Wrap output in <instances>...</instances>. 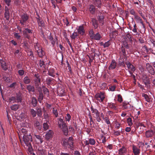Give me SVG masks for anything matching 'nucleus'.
<instances>
[{
	"mask_svg": "<svg viewBox=\"0 0 155 155\" xmlns=\"http://www.w3.org/2000/svg\"><path fill=\"white\" fill-rule=\"evenodd\" d=\"M89 35L90 37L92 39L96 40H99L101 38L100 35L98 33L95 34L93 33V31H91L89 32Z\"/></svg>",
	"mask_w": 155,
	"mask_h": 155,
	"instance_id": "nucleus-3",
	"label": "nucleus"
},
{
	"mask_svg": "<svg viewBox=\"0 0 155 155\" xmlns=\"http://www.w3.org/2000/svg\"><path fill=\"white\" fill-rule=\"evenodd\" d=\"M27 30H26V28L23 31V33L24 36L28 39L30 38V36L28 33L27 32Z\"/></svg>",
	"mask_w": 155,
	"mask_h": 155,
	"instance_id": "nucleus-37",
	"label": "nucleus"
},
{
	"mask_svg": "<svg viewBox=\"0 0 155 155\" xmlns=\"http://www.w3.org/2000/svg\"><path fill=\"white\" fill-rule=\"evenodd\" d=\"M5 17L6 19L8 20L9 19V14L8 11V9L7 8L6 6L5 7Z\"/></svg>",
	"mask_w": 155,
	"mask_h": 155,
	"instance_id": "nucleus-23",
	"label": "nucleus"
},
{
	"mask_svg": "<svg viewBox=\"0 0 155 155\" xmlns=\"http://www.w3.org/2000/svg\"><path fill=\"white\" fill-rule=\"evenodd\" d=\"M54 69L52 68H51L48 70V74L50 76L54 77L55 75H54Z\"/></svg>",
	"mask_w": 155,
	"mask_h": 155,
	"instance_id": "nucleus-22",
	"label": "nucleus"
},
{
	"mask_svg": "<svg viewBox=\"0 0 155 155\" xmlns=\"http://www.w3.org/2000/svg\"><path fill=\"white\" fill-rule=\"evenodd\" d=\"M14 35L15 36V38L17 39H19L20 38L21 36L18 33H15L14 34Z\"/></svg>",
	"mask_w": 155,
	"mask_h": 155,
	"instance_id": "nucleus-64",
	"label": "nucleus"
},
{
	"mask_svg": "<svg viewBox=\"0 0 155 155\" xmlns=\"http://www.w3.org/2000/svg\"><path fill=\"white\" fill-rule=\"evenodd\" d=\"M106 123L108 124H110V122L109 120V118L107 117H105L104 119Z\"/></svg>",
	"mask_w": 155,
	"mask_h": 155,
	"instance_id": "nucleus-63",
	"label": "nucleus"
},
{
	"mask_svg": "<svg viewBox=\"0 0 155 155\" xmlns=\"http://www.w3.org/2000/svg\"><path fill=\"white\" fill-rule=\"evenodd\" d=\"M18 73L20 76H22L25 74V71L23 69H20L18 71Z\"/></svg>",
	"mask_w": 155,
	"mask_h": 155,
	"instance_id": "nucleus-58",
	"label": "nucleus"
},
{
	"mask_svg": "<svg viewBox=\"0 0 155 155\" xmlns=\"http://www.w3.org/2000/svg\"><path fill=\"white\" fill-rule=\"evenodd\" d=\"M154 134L153 131L152 130L147 131L145 133L146 137L147 138L151 137Z\"/></svg>",
	"mask_w": 155,
	"mask_h": 155,
	"instance_id": "nucleus-15",
	"label": "nucleus"
},
{
	"mask_svg": "<svg viewBox=\"0 0 155 155\" xmlns=\"http://www.w3.org/2000/svg\"><path fill=\"white\" fill-rule=\"evenodd\" d=\"M35 87L36 90L38 92L41 93L42 92V86L41 87V83H35Z\"/></svg>",
	"mask_w": 155,
	"mask_h": 155,
	"instance_id": "nucleus-13",
	"label": "nucleus"
},
{
	"mask_svg": "<svg viewBox=\"0 0 155 155\" xmlns=\"http://www.w3.org/2000/svg\"><path fill=\"white\" fill-rule=\"evenodd\" d=\"M97 100L100 102H102L105 98L104 94L102 93H98L95 95Z\"/></svg>",
	"mask_w": 155,
	"mask_h": 155,
	"instance_id": "nucleus-6",
	"label": "nucleus"
},
{
	"mask_svg": "<svg viewBox=\"0 0 155 155\" xmlns=\"http://www.w3.org/2000/svg\"><path fill=\"white\" fill-rule=\"evenodd\" d=\"M63 145L64 147L69 146L68 147L71 149H73L74 147V140L72 137H70L68 140H65L63 141Z\"/></svg>",
	"mask_w": 155,
	"mask_h": 155,
	"instance_id": "nucleus-2",
	"label": "nucleus"
},
{
	"mask_svg": "<svg viewBox=\"0 0 155 155\" xmlns=\"http://www.w3.org/2000/svg\"><path fill=\"white\" fill-rule=\"evenodd\" d=\"M38 56L40 57H42L44 55V52L42 49L37 52Z\"/></svg>",
	"mask_w": 155,
	"mask_h": 155,
	"instance_id": "nucleus-42",
	"label": "nucleus"
},
{
	"mask_svg": "<svg viewBox=\"0 0 155 155\" xmlns=\"http://www.w3.org/2000/svg\"><path fill=\"white\" fill-rule=\"evenodd\" d=\"M122 52L123 54V57L124 58V59H125V60H126L127 59V56H126V51L124 49H122Z\"/></svg>",
	"mask_w": 155,
	"mask_h": 155,
	"instance_id": "nucleus-53",
	"label": "nucleus"
},
{
	"mask_svg": "<svg viewBox=\"0 0 155 155\" xmlns=\"http://www.w3.org/2000/svg\"><path fill=\"white\" fill-rule=\"evenodd\" d=\"M63 116H61L57 119V123L58 127L62 130L64 134L67 136L68 134V131L67 126L66 123L64 121Z\"/></svg>",
	"mask_w": 155,
	"mask_h": 155,
	"instance_id": "nucleus-1",
	"label": "nucleus"
},
{
	"mask_svg": "<svg viewBox=\"0 0 155 155\" xmlns=\"http://www.w3.org/2000/svg\"><path fill=\"white\" fill-rule=\"evenodd\" d=\"M117 66V63L114 60H113L109 67V70H112L115 68Z\"/></svg>",
	"mask_w": 155,
	"mask_h": 155,
	"instance_id": "nucleus-16",
	"label": "nucleus"
},
{
	"mask_svg": "<svg viewBox=\"0 0 155 155\" xmlns=\"http://www.w3.org/2000/svg\"><path fill=\"white\" fill-rule=\"evenodd\" d=\"M89 11L92 14H94L95 13L96 8L93 5H89Z\"/></svg>",
	"mask_w": 155,
	"mask_h": 155,
	"instance_id": "nucleus-17",
	"label": "nucleus"
},
{
	"mask_svg": "<svg viewBox=\"0 0 155 155\" xmlns=\"http://www.w3.org/2000/svg\"><path fill=\"white\" fill-rule=\"evenodd\" d=\"M37 103L36 99L34 97H32L31 103L33 106L34 107H36L37 106Z\"/></svg>",
	"mask_w": 155,
	"mask_h": 155,
	"instance_id": "nucleus-31",
	"label": "nucleus"
},
{
	"mask_svg": "<svg viewBox=\"0 0 155 155\" xmlns=\"http://www.w3.org/2000/svg\"><path fill=\"white\" fill-rule=\"evenodd\" d=\"M53 80V79L48 78L46 79V83L48 85H50L51 83V82Z\"/></svg>",
	"mask_w": 155,
	"mask_h": 155,
	"instance_id": "nucleus-55",
	"label": "nucleus"
},
{
	"mask_svg": "<svg viewBox=\"0 0 155 155\" xmlns=\"http://www.w3.org/2000/svg\"><path fill=\"white\" fill-rule=\"evenodd\" d=\"M27 89L29 92H34L35 91L34 87L31 85H27Z\"/></svg>",
	"mask_w": 155,
	"mask_h": 155,
	"instance_id": "nucleus-24",
	"label": "nucleus"
},
{
	"mask_svg": "<svg viewBox=\"0 0 155 155\" xmlns=\"http://www.w3.org/2000/svg\"><path fill=\"white\" fill-rule=\"evenodd\" d=\"M67 121L68 122L70 120L71 118V116L69 114H67L66 115V116L65 117Z\"/></svg>",
	"mask_w": 155,
	"mask_h": 155,
	"instance_id": "nucleus-62",
	"label": "nucleus"
},
{
	"mask_svg": "<svg viewBox=\"0 0 155 155\" xmlns=\"http://www.w3.org/2000/svg\"><path fill=\"white\" fill-rule=\"evenodd\" d=\"M39 65L41 67L44 68L45 67V65L44 61L41 60H40L39 61Z\"/></svg>",
	"mask_w": 155,
	"mask_h": 155,
	"instance_id": "nucleus-56",
	"label": "nucleus"
},
{
	"mask_svg": "<svg viewBox=\"0 0 155 155\" xmlns=\"http://www.w3.org/2000/svg\"><path fill=\"white\" fill-rule=\"evenodd\" d=\"M142 96L144 98L147 102H149L150 101V99L147 95L144 94H143Z\"/></svg>",
	"mask_w": 155,
	"mask_h": 155,
	"instance_id": "nucleus-49",
	"label": "nucleus"
},
{
	"mask_svg": "<svg viewBox=\"0 0 155 155\" xmlns=\"http://www.w3.org/2000/svg\"><path fill=\"white\" fill-rule=\"evenodd\" d=\"M128 69V70H131L133 72H134L135 70V67L132 64L130 63L129 62L127 61L125 63Z\"/></svg>",
	"mask_w": 155,
	"mask_h": 155,
	"instance_id": "nucleus-9",
	"label": "nucleus"
},
{
	"mask_svg": "<svg viewBox=\"0 0 155 155\" xmlns=\"http://www.w3.org/2000/svg\"><path fill=\"white\" fill-rule=\"evenodd\" d=\"M27 30H26V28L23 31V33L24 36L28 39L30 38V36L28 33L27 32Z\"/></svg>",
	"mask_w": 155,
	"mask_h": 155,
	"instance_id": "nucleus-36",
	"label": "nucleus"
},
{
	"mask_svg": "<svg viewBox=\"0 0 155 155\" xmlns=\"http://www.w3.org/2000/svg\"><path fill=\"white\" fill-rule=\"evenodd\" d=\"M35 48L37 52L42 49L41 47L40 46V45L38 43H36L35 45Z\"/></svg>",
	"mask_w": 155,
	"mask_h": 155,
	"instance_id": "nucleus-40",
	"label": "nucleus"
},
{
	"mask_svg": "<svg viewBox=\"0 0 155 155\" xmlns=\"http://www.w3.org/2000/svg\"><path fill=\"white\" fill-rule=\"evenodd\" d=\"M92 22L95 28H97L98 26V24L97 20L94 18H93L92 19Z\"/></svg>",
	"mask_w": 155,
	"mask_h": 155,
	"instance_id": "nucleus-29",
	"label": "nucleus"
},
{
	"mask_svg": "<svg viewBox=\"0 0 155 155\" xmlns=\"http://www.w3.org/2000/svg\"><path fill=\"white\" fill-rule=\"evenodd\" d=\"M0 62L1 64V65L2 68L5 71L6 70L7 68L5 62L2 60H1L0 61Z\"/></svg>",
	"mask_w": 155,
	"mask_h": 155,
	"instance_id": "nucleus-25",
	"label": "nucleus"
},
{
	"mask_svg": "<svg viewBox=\"0 0 155 155\" xmlns=\"http://www.w3.org/2000/svg\"><path fill=\"white\" fill-rule=\"evenodd\" d=\"M78 37V35L76 32H74L71 35L70 37L71 39H74L77 38Z\"/></svg>",
	"mask_w": 155,
	"mask_h": 155,
	"instance_id": "nucleus-43",
	"label": "nucleus"
},
{
	"mask_svg": "<svg viewBox=\"0 0 155 155\" xmlns=\"http://www.w3.org/2000/svg\"><path fill=\"white\" fill-rule=\"evenodd\" d=\"M38 22L39 26L43 27L44 26L45 23L44 21L40 19L38 20Z\"/></svg>",
	"mask_w": 155,
	"mask_h": 155,
	"instance_id": "nucleus-48",
	"label": "nucleus"
},
{
	"mask_svg": "<svg viewBox=\"0 0 155 155\" xmlns=\"http://www.w3.org/2000/svg\"><path fill=\"white\" fill-rule=\"evenodd\" d=\"M28 19V16L26 14H23L21 15V19L20 20V23L21 25H24L26 23Z\"/></svg>",
	"mask_w": 155,
	"mask_h": 155,
	"instance_id": "nucleus-5",
	"label": "nucleus"
},
{
	"mask_svg": "<svg viewBox=\"0 0 155 155\" xmlns=\"http://www.w3.org/2000/svg\"><path fill=\"white\" fill-rule=\"evenodd\" d=\"M142 78L143 82L146 85H147L149 84V78L146 74L143 73Z\"/></svg>",
	"mask_w": 155,
	"mask_h": 155,
	"instance_id": "nucleus-8",
	"label": "nucleus"
},
{
	"mask_svg": "<svg viewBox=\"0 0 155 155\" xmlns=\"http://www.w3.org/2000/svg\"><path fill=\"white\" fill-rule=\"evenodd\" d=\"M132 150L135 155H139L140 153V150L135 145L133 146Z\"/></svg>",
	"mask_w": 155,
	"mask_h": 155,
	"instance_id": "nucleus-12",
	"label": "nucleus"
},
{
	"mask_svg": "<svg viewBox=\"0 0 155 155\" xmlns=\"http://www.w3.org/2000/svg\"><path fill=\"white\" fill-rule=\"evenodd\" d=\"M117 97H118V99L117 101L118 102H119L120 103H121L122 101V96L120 94H118L117 95Z\"/></svg>",
	"mask_w": 155,
	"mask_h": 155,
	"instance_id": "nucleus-61",
	"label": "nucleus"
},
{
	"mask_svg": "<svg viewBox=\"0 0 155 155\" xmlns=\"http://www.w3.org/2000/svg\"><path fill=\"white\" fill-rule=\"evenodd\" d=\"M25 145L26 146V148L27 149L28 151L30 154H31L32 153L33 149L31 143H27V144H25Z\"/></svg>",
	"mask_w": 155,
	"mask_h": 155,
	"instance_id": "nucleus-21",
	"label": "nucleus"
},
{
	"mask_svg": "<svg viewBox=\"0 0 155 155\" xmlns=\"http://www.w3.org/2000/svg\"><path fill=\"white\" fill-rule=\"evenodd\" d=\"M118 153L120 155H124L127 153V149L124 146H123L118 151Z\"/></svg>",
	"mask_w": 155,
	"mask_h": 155,
	"instance_id": "nucleus-11",
	"label": "nucleus"
},
{
	"mask_svg": "<svg viewBox=\"0 0 155 155\" xmlns=\"http://www.w3.org/2000/svg\"><path fill=\"white\" fill-rule=\"evenodd\" d=\"M34 76L35 78V83H40L41 79L40 78V75L38 73L35 74Z\"/></svg>",
	"mask_w": 155,
	"mask_h": 155,
	"instance_id": "nucleus-18",
	"label": "nucleus"
},
{
	"mask_svg": "<svg viewBox=\"0 0 155 155\" xmlns=\"http://www.w3.org/2000/svg\"><path fill=\"white\" fill-rule=\"evenodd\" d=\"M21 98L20 94H17L16 96V100L15 101V102L17 103L21 102Z\"/></svg>",
	"mask_w": 155,
	"mask_h": 155,
	"instance_id": "nucleus-35",
	"label": "nucleus"
},
{
	"mask_svg": "<svg viewBox=\"0 0 155 155\" xmlns=\"http://www.w3.org/2000/svg\"><path fill=\"white\" fill-rule=\"evenodd\" d=\"M108 106L109 108L113 110H116L117 109V106L115 105V104L112 103H108Z\"/></svg>",
	"mask_w": 155,
	"mask_h": 155,
	"instance_id": "nucleus-28",
	"label": "nucleus"
},
{
	"mask_svg": "<svg viewBox=\"0 0 155 155\" xmlns=\"http://www.w3.org/2000/svg\"><path fill=\"white\" fill-rule=\"evenodd\" d=\"M91 110L92 113H94V114H95V116H97L100 114L98 110L96 109L93 108L92 107H91Z\"/></svg>",
	"mask_w": 155,
	"mask_h": 155,
	"instance_id": "nucleus-26",
	"label": "nucleus"
},
{
	"mask_svg": "<svg viewBox=\"0 0 155 155\" xmlns=\"http://www.w3.org/2000/svg\"><path fill=\"white\" fill-rule=\"evenodd\" d=\"M127 122L129 126H131L133 124L132 119L130 117H129L127 119Z\"/></svg>",
	"mask_w": 155,
	"mask_h": 155,
	"instance_id": "nucleus-47",
	"label": "nucleus"
},
{
	"mask_svg": "<svg viewBox=\"0 0 155 155\" xmlns=\"http://www.w3.org/2000/svg\"><path fill=\"white\" fill-rule=\"evenodd\" d=\"M23 137L25 144H27V143H30V142L32 141V137L30 134L26 135L24 134L23 135Z\"/></svg>",
	"mask_w": 155,
	"mask_h": 155,
	"instance_id": "nucleus-4",
	"label": "nucleus"
},
{
	"mask_svg": "<svg viewBox=\"0 0 155 155\" xmlns=\"http://www.w3.org/2000/svg\"><path fill=\"white\" fill-rule=\"evenodd\" d=\"M30 112L31 115L34 117L36 116L37 113L36 111L33 109H31L30 110Z\"/></svg>",
	"mask_w": 155,
	"mask_h": 155,
	"instance_id": "nucleus-41",
	"label": "nucleus"
},
{
	"mask_svg": "<svg viewBox=\"0 0 155 155\" xmlns=\"http://www.w3.org/2000/svg\"><path fill=\"white\" fill-rule=\"evenodd\" d=\"M31 77L30 76H26L23 78V82L25 84H29L31 81Z\"/></svg>",
	"mask_w": 155,
	"mask_h": 155,
	"instance_id": "nucleus-10",
	"label": "nucleus"
},
{
	"mask_svg": "<svg viewBox=\"0 0 155 155\" xmlns=\"http://www.w3.org/2000/svg\"><path fill=\"white\" fill-rule=\"evenodd\" d=\"M146 68L149 72L152 75H154L155 73L154 69L151 66L149 63H147L146 64Z\"/></svg>",
	"mask_w": 155,
	"mask_h": 155,
	"instance_id": "nucleus-7",
	"label": "nucleus"
},
{
	"mask_svg": "<svg viewBox=\"0 0 155 155\" xmlns=\"http://www.w3.org/2000/svg\"><path fill=\"white\" fill-rule=\"evenodd\" d=\"M116 88V86L113 85L110 86L109 88V90L111 91H115Z\"/></svg>",
	"mask_w": 155,
	"mask_h": 155,
	"instance_id": "nucleus-60",
	"label": "nucleus"
},
{
	"mask_svg": "<svg viewBox=\"0 0 155 155\" xmlns=\"http://www.w3.org/2000/svg\"><path fill=\"white\" fill-rule=\"evenodd\" d=\"M89 143L92 145H94L95 143V140L93 139H89Z\"/></svg>",
	"mask_w": 155,
	"mask_h": 155,
	"instance_id": "nucleus-54",
	"label": "nucleus"
},
{
	"mask_svg": "<svg viewBox=\"0 0 155 155\" xmlns=\"http://www.w3.org/2000/svg\"><path fill=\"white\" fill-rule=\"evenodd\" d=\"M124 57L120 56L119 60V64L120 65L124 67L125 66V64L124 63Z\"/></svg>",
	"mask_w": 155,
	"mask_h": 155,
	"instance_id": "nucleus-19",
	"label": "nucleus"
},
{
	"mask_svg": "<svg viewBox=\"0 0 155 155\" xmlns=\"http://www.w3.org/2000/svg\"><path fill=\"white\" fill-rule=\"evenodd\" d=\"M49 125L47 122L44 123L43 124V128L44 130H46L48 129Z\"/></svg>",
	"mask_w": 155,
	"mask_h": 155,
	"instance_id": "nucleus-51",
	"label": "nucleus"
},
{
	"mask_svg": "<svg viewBox=\"0 0 155 155\" xmlns=\"http://www.w3.org/2000/svg\"><path fill=\"white\" fill-rule=\"evenodd\" d=\"M19 107V105L18 104H15L11 106V109L13 110H17Z\"/></svg>",
	"mask_w": 155,
	"mask_h": 155,
	"instance_id": "nucleus-39",
	"label": "nucleus"
},
{
	"mask_svg": "<svg viewBox=\"0 0 155 155\" xmlns=\"http://www.w3.org/2000/svg\"><path fill=\"white\" fill-rule=\"evenodd\" d=\"M53 131L51 130H49L45 135L46 139L48 140L51 138L53 136Z\"/></svg>",
	"mask_w": 155,
	"mask_h": 155,
	"instance_id": "nucleus-14",
	"label": "nucleus"
},
{
	"mask_svg": "<svg viewBox=\"0 0 155 155\" xmlns=\"http://www.w3.org/2000/svg\"><path fill=\"white\" fill-rule=\"evenodd\" d=\"M110 44V42L109 41H108L103 45L104 47V48L108 47Z\"/></svg>",
	"mask_w": 155,
	"mask_h": 155,
	"instance_id": "nucleus-57",
	"label": "nucleus"
},
{
	"mask_svg": "<svg viewBox=\"0 0 155 155\" xmlns=\"http://www.w3.org/2000/svg\"><path fill=\"white\" fill-rule=\"evenodd\" d=\"M53 113L56 117L58 116V114L57 110L55 109L54 108H53Z\"/></svg>",
	"mask_w": 155,
	"mask_h": 155,
	"instance_id": "nucleus-52",
	"label": "nucleus"
},
{
	"mask_svg": "<svg viewBox=\"0 0 155 155\" xmlns=\"http://www.w3.org/2000/svg\"><path fill=\"white\" fill-rule=\"evenodd\" d=\"M122 128L121 129V130H118V131H116V130H114V134L116 136H118L119 135H120V132H122Z\"/></svg>",
	"mask_w": 155,
	"mask_h": 155,
	"instance_id": "nucleus-50",
	"label": "nucleus"
},
{
	"mask_svg": "<svg viewBox=\"0 0 155 155\" xmlns=\"http://www.w3.org/2000/svg\"><path fill=\"white\" fill-rule=\"evenodd\" d=\"M27 115L24 112H22L20 114L19 117L21 119H25L27 117Z\"/></svg>",
	"mask_w": 155,
	"mask_h": 155,
	"instance_id": "nucleus-38",
	"label": "nucleus"
},
{
	"mask_svg": "<svg viewBox=\"0 0 155 155\" xmlns=\"http://www.w3.org/2000/svg\"><path fill=\"white\" fill-rule=\"evenodd\" d=\"M42 90L44 94L46 95L47 96L49 95V91L47 88L45 87L44 86H42Z\"/></svg>",
	"mask_w": 155,
	"mask_h": 155,
	"instance_id": "nucleus-34",
	"label": "nucleus"
},
{
	"mask_svg": "<svg viewBox=\"0 0 155 155\" xmlns=\"http://www.w3.org/2000/svg\"><path fill=\"white\" fill-rule=\"evenodd\" d=\"M60 89H59L58 90V92L59 93L60 96H62L64 95V90L63 89H61V91H59Z\"/></svg>",
	"mask_w": 155,
	"mask_h": 155,
	"instance_id": "nucleus-59",
	"label": "nucleus"
},
{
	"mask_svg": "<svg viewBox=\"0 0 155 155\" xmlns=\"http://www.w3.org/2000/svg\"><path fill=\"white\" fill-rule=\"evenodd\" d=\"M106 84L104 82L101 83L100 84V87L102 89H105L106 87Z\"/></svg>",
	"mask_w": 155,
	"mask_h": 155,
	"instance_id": "nucleus-46",
	"label": "nucleus"
},
{
	"mask_svg": "<svg viewBox=\"0 0 155 155\" xmlns=\"http://www.w3.org/2000/svg\"><path fill=\"white\" fill-rule=\"evenodd\" d=\"M134 18L137 20L138 22H140L141 24L144 26L143 22L142 21V19L137 15H134Z\"/></svg>",
	"mask_w": 155,
	"mask_h": 155,
	"instance_id": "nucleus-30",
	"label": "nucleus"
},
{
	"mask_svg": "<svg viewBox=\"0 0 155 155\" xmlns=\"http://www.w3.org/2000/svg\"><path fill=\"white\" fill-rule=\"evenodd\" d=\"M104 17L102 15L99 16L98 18L99 22L101 23L102 25L104 24Z\"/></svg>",
	"mask_w": 155,
	"mask_h": 155,
	"instance_id": "nucleus-45",
	"label": "nucleus"
},
{
	"mask_svg": "<svg viewBox=\"0 0 155 155\" xmlns=\"http://www.w3.org/2000/svg\"><path fill=\"white\" fill-rule=\"evenodd\" d=\"M35 136L36 138V141L38 142V143H41L43 142V140L41 136L35 134Z\"/></svg>",
	"mask_w": 155,
	"mask_h": 155,
	"instance_id": "nucleus-20",
	"label": "nucleus"
},
{
	"mask_svg": "<svg viewBox=\"0 0 155 155\" xmlns=\"http://www.w3.org/2000/svg\"><path fill=\"white\" fill-rule=\"evenodd\" d=\"M78 32L81 35H83L84 33V30L83 27L82 26H80L78 30Z\"/></svg>",
	"mask_w": 155,
	"mask_h": 155,
	"instance_id": "nucleus-32",
	"label": "nucleus"
},
{
	"mask_svg": "<svg viewBox=\"0 0 155 155\" xmlns=\"http://www.w3.org/2000/svg\"><path fill=\"white\" fill-rule=\"evenodd\" d=\"M94 4L98 7H100L101 3V0H94Z\"/></svg>",
	"mask_w": 155,
	"mask_h": 155,
	"instance_id": "nucleus-33",
	"label": "nucleus"
},
{
	"mask_svg": "<svg viewBox=\"0 0 155 155\" xmlns=\"http://www.w3.org/2000/svg\"><path fill=\"white\" fill-rule=\"evenodd\" d=\"M43 94L42 92L39 93L38 96V100L40 103H41L43 99Z\"/></svg>",
	"mask_w": 155,
	"mask_h": 155,
	"instance_id": "nucleus-27",
	"label": "nucleus"
},
{
	"mask_svg": "<svg viewBox=\"0 0 155 155\" xmlns=\"http://www.w3.org/2000/svg\"><path fill=\"white\" fill-rule=\"evenodd\" d=\"M37 110L36 113L38 116L41 117L42 116V111L41 109L39 108H37Z\"/></svg>",
	"mask_w": 155,
	"mask_h": 155,
	"instance_id": "nucleus-44",
	"label": "nucleus"
}]
</instances>
